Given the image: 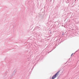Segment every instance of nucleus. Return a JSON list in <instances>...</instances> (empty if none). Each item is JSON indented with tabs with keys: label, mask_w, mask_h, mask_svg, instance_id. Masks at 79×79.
Here are the masks:
<instances>
[{
	"label": "nucleus",
	"mask_w": 79,
	"mask_h": 79,
	"mask_svg": "<svg viewBox=\"0 0 79 79\" xmlns=\"http://www.w3.org/2000/svg\"><path fill=\"white\" fill-rule=\"evenodd\" d=\"M60 71H58L57 73H56V74L53 75V76L52 77V79H55L56 77V76L58 75V73H60Z\"/></svg>",
	"instance_id": "f257e3e1"
},
{
	"label": "nucleus",
	"mask_w": 79,
	"mask_h": 79,
	"mask_svg": "<svg viewBox=\"0 0 79 79\" xmlns=\"http://www.w3.org/2000/svg\"><path fill=\"white\" fill-rule=\"evenodd\" d=\"M73 53H72L71 55V56H73Z\"/></svg>",
	"instance_id": "f03ea898"
}]
</instances>
